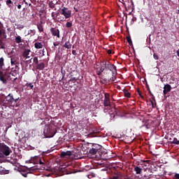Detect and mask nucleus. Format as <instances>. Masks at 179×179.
Masks as SVG:
<instances>
[{"label":"nucleus","instance_id":"nucleus-1","mask_svg":"<svg viewBox=\"0 0 179 179\" xmlns=\"http://www.w3.org/2000/svg\"><path fill=\"white\" fill-rule=\"evenodd\" d=\"M4 59L3 57H1L0 59V69H2L3 68L4 65ZM19 66L17 65H15V69H12L11 71L8 72L6 71H0V81L2 82L3 84H7V80H15L17 78H12L11 76L15 77L16 75L19 73Z\"/></svg>","mask_w":179,"mask_h":179},{"label":"nucleus","instance_id":"nucleus-2","mask_svg":"<svg viewBox=\"0 0 179 179\" xmlns=\"http://www.w3.org/2000/svg\"><path fill=\"white\" fill-rule=\"evenodd\" d=\"M13 151L9 146L4 144V143H0V159L8 157Z\"/></svg>","mask_w":179,"mask_h":179},{"label":"nucleus","instance_id":"nucleus-3","mask_svg":"<svg viewBox=\"0 0 179 179\" xmlns=\"http://www.w3.org/2000/svg\"><path fill=\"white\" fill-rule=\"evenodd\" d=\"M57 131L55 127L51 124H46L44 127L43 134L46 138H52L56 134Z\"/></svg>","mask_w":179,"mask_h":179},{"label":"nucleus","instance_id":"nucleus-4","mask_svg":"<svg viewBox=\"0 0 179 179\" xmlns=\"http://www.w3.org/2000/svg\"><path fill=\"white\" fill-rule=\"evenodd\" d=\"M102 64L104 66V68H103V69H105L104 72L116 71V70H117L116 66L110 63L109 61H103V62H102Z\"/></svg>","mask_w":179,"mask_h":179},{"label":"nucleus","instance_id":"nucleus-5","mask_svg":"<svg viewBox=\"0 0 179 179\" xmlns=\"http://www.w3.org/2000/svg\"><path fill=\"white\" fill-rule=\"evenodd\" d=\"M115 72H116V71H104L106 80L108 82H110V81L114 82V80L116 79Z\"/></svg>","mask_w":179,"mask_h":179},{"label":"nucleus","instance_id":"nucleus-6","mask_svg":"<svg viewBox=\"0 0 179 179\" xmlns=\"http://www.w3.org/2000/svg\"><path fill=\"white\" fill-rule=\"evenodd\" d=\"M4 101H8V103H10V104H13L14 101L13 96H11L10 94H9V95L6 97V101H3L2 98L0 96V105L6 108V106L4 105Z\"/></svg>","mask_w":179,"mask_h":179},{"label":"nucleus","instance_id":"nucleus-7","mask_svg":"<svg viewBox=\"0 0 179 179\" xmlns=\"http://www.w3.org/2000/svg\"><path fill=\"white\" fill-rule=\"evenodd\" d=\"M61 14L65 17V19H68L71 17V10L64 6L62 9Z\"/></svg>","mask_w":179,"mask_h":179},{"label":"nucleus","instance_id":"nucleus-8","mask_svg":"<svg viewBox=\"0 0 179 179\" xmlns=\"http://www.w3.org/2000/svg\"><path fill=\"white\" fill-rule=\"evenodd\" d=\"M124 7H127L129 9L134 10V5L132 0H122Z\"/></svg>","mask_w":179,"mask_h":179},{"label":"nucleus","instance_id":"nucleus-9","mask_svg":"<svg viewBox=\"0 0 179 179\" xmlns=\"http://www.w3.org/2000/svg\"><path fill=\"white\" fill-rule=\"evenodd\" d=\"M103 106L105 107H110L111 106V102H110V99L109 98L108 93H105V98L103 99Z\"/></svg>","mask_w":179,"mask_h":179},{"label":"nucleus","instance_id":"nucleus-10","mask_svg":"<svg viewBox=\"0 0 179 179\" xmlns=\"http://www.w3.org/2000/svg\"><path fill=\"white\" fill-rule=\"evenodd\" d=\"M50 31L53 36H57L58 38H60V31L57 29V28L52 27Z\"/></svg>","mask_w":179,"mask_h":179},{"label":"nucleus","instance_id":"nucleus-11","mask_svg":"<svg viewBox=\"0 0 179 179\" xmlns=\"http://www.w3.org/2000/svg\"><path fill=\"white\" fill-rule=\"evenodd\" d=\"M48 6H49V8H52V9H54L55 10H57L56 6H57V4H59L58 1H57L55 3V2H53V1H50V0H48Z\"/></svg>","mask_w":179,"mask_h":179},{"label":"nucleus","instance_id":"nucleus-12","mask_svg":"<svg viewBox=\"0 0 179 179\" xmlns=\"http://www.w3.org/2000/svg\"><path fill=\"white\" fill-rule=\"evenodd\" d=\"M72 155V152L71 151H66V152H61L60 157L62 159L70 157Z\"/></svg>","mask_w":179,"mask_h":179},{"label":"nucleus","instance_id":"nucleus-13","mask_svg":"<svg viewBox=\"0 0 179 179\" xmlns=\"http://www.w3.org/2000/svg\"><path fill=\"white\" fill-rule=\"evenodd\" d=\"M0 39H7V34L5 31H2L1 22H0Z\"/></svg>","mask_w":179,"mask_h":179},{"label":"nucleus","instance_id":"nucleus-14","mask_svg":"<svg viewBox=\"0 0 179 179\" xmlns=\"http://www.w3.org/2000/svg\"><path fill=\"white\" fill-rule=\"evenodd\" d=\"M8 43V39L0 38V50H4L6 45Z\"/></svg>","mask_w":179,"mask_h":179},{"label":"nucleus","instance_id":"nucleus-15","mask_svg":"<svg viewBox=\"0 0 179 179\" xmlns=\"http://www.w3.org/2000/svg\"><path fill=\"white\" fill-rule=\"evenodd\" d=\"M171 91V85L167 84L164 87V95H166L169 93V92Z\"/></svg>","mask_w":179,"mask_h":179},{"label":"nucleus","instance_id":"nucleus-16","mask_svg":"<svg viewBox=\"0 0 179 179\" xmlns=\"http://www.w3.org/2000/svg\"><path fill=\"white\" fill-rule=\"evenodd\" d=\"M34 163H35L36 164H38L39 163L40 165L45 166V163L42 162V159L39 157H34Z\"/></svg>","mask_w":179,"mask_h":179},{"label":"nucleus","instance_id":"nucleus-17","mask_svg":"<svg viewBox=\"0 0 179 179\" xmlns=\"http://www.w3.org/2000/svg\"><path fill=\"white\" fill-rule=\"evenodd\" d=\"M31 52L30 49H25L22 53V57L24 58H30L29 52Z\"/></svg>","mask_w":179,"mask_h":179},{"label":"nucleus","instance_id":"nucleus-18","mask_svg":"<svg viewBox=\"0 0 179 179\" xmlns=\"http://www.w3.org/2000/svg\"><path fill=\"white\" fill-rule=\"evenodd\" d=\"M34 46L36 50H40L43 48V43L41 42H36L34 43Z\"/></svg>","mask_w":179,"mask_h":179},{"label":"nucleus","instance_id":"nucleus-19","mask_svg":"<svg viewBox=\"0 0 179 179\" xmlns=\"http://www.w3.org/2000/svg\"><path fill=\"white\" fill-rule=\"evenodd\" d=\"M92 146L94 148L95 151L98 153V152L101 151L102 149V146L99 144H93Z\"/></svg>","mask_w":179,"mask_h":179},{"label":"nucleus","instance_id":"nucleus-20","mask_svg":"<svg viewBox=\"0 0 179 179\" xmlns=\"http://www.w3.org/2000/svg\"><path fill=\"white\" fill-rule=\"evenodd\" d=\"M134 171L136 174H142L143 169L142 168L137 166L136 165H134Z\"/></svg>","mask_w":179,"mask_h":179},{"label":"nucleus","instance_id":"nucleus-21","mask_svg":"<svg viewBox=\"0 0 179 179\" xmlns=\"http://www.w3.org/2000/svg\"><path fill=\"white\" fill-rule=\"evenodd\" d=\"M37 28H38L40 33H42V31H44V28H43V22L42 21H41L40 24H37Z\"/></svg>","mask_w":179,"mask_h":179},{"label":"nucleus","instance_id":"nucleus-22","mask_svg":"<svg viewBox=\"0 0 179 179\" xmlns=\"http://www.w3.org/2000/svg\"><path fill=\"white\" fill-rule=\"evenodd\" d=\"M31 173V170L27 169V171H22L21 174L23 177L27 178V174Z\"/></svg>","mask_w":179,"mask_h":179},{"label":"nucleus","instance_id":"nucleus-23","mask_svg":"<svg viewBox=\"0 0 179 179\" xmlns=\"http://www.w3.org/2000/svg\"><path fill=\"white\" fill-rule=\"evenodd\" d=\"M72 46V44L71 43L70 41L66 42L64 45L63 47L67 48V50H71Z\"/></svg>","mask_w":179,"mask_h":179},{"label":"nucleus","instance_id":"nucleus-24","mask_svg":"<svg viewBox=\"0 0 179 179\" xmlns=\"http://www.w3.org/2000/svg\"><path fill=\"white\" fill-rule=\"evenodd\" d=\"M45 69V64L44 63H39L36 66V69L38 70H43Z\"/></svg>","mask_w":179,"mask_h":179},{"label":"nucleus","instance_id":"nucleus-25","mask_svg":"<svg viewBox=\"0 0 179 179\" xmlns=\"http://www.w3.org/2000/svg\"><path fill=\"white\" fill-rule=\"evenodd\" d=\"M6 4L8 8H12L13 5V2L12 0H6Z\"/></svg>","mask_w":179,"mask_h":179},{"label":"nucleus","instance_id":"nucleus-26","mask_svg":"<svg viewBox=\"0 0 179 179\" xmlns=\"http://www.w3.org/2000/svg\"><path fill=\"white\" fill-rule=\"evenodd\" d=\"M89 153L92 155H94L97 154V151L94 150V148L92 147H91V148L89 150Z\"/></svg>","mask_w":179,"mask_h":179},{"label":"nucleus","instance_id":"nucleus-27","mask_svg":"<svg viewBox=\"0 0 179 179\" xmlns=\"http://www.w3.org/2000/svg\"><path fill=\"white\" fill-rule=\"evenodd\" d=\"M15 42L17 44H20V43L23 42V39L22 38V37L20 36H17L15 37Z\"/></svg>","mask_w":179,"mask_h":179},{"label":"nucleus","instance_id":"nucleus-28","mask_svg":"<svg viewBox=\"0 0 179 179\" xmlns=\"http://www.w3.org/2000/svg\"><path fill=\"white\" fill-rule=\"evenodd\" d=\"M59 13H55L54 11L51 13V17L52 18L55 20H57V17L59 16Z\"/></svg>","mask_w":179,"mask_h":179},{"label":"nucleus","instance_id":"nucleus-29","mask_svg":"<svg viewBox=\"0 0 179 179\" xmlns=\"http://www.w3.org/2000/svg\"><path fill=\"white\" fill-rule=\"evenodd\" d=\"M126 39H127V41L129 43V44L130 45H132V40H131V36H127Z\"/></svg>","mask_w":179,"mask_h":179},{"label":"nucleus","instance_id":"nucleus-30","mask_svg":"<svg viewBox=\"0 0 179 179\" xmlns=\"http://www.w3.org/2000/svg\"><path fill=\"white\" fill-rule=\"evenodd\" d=\"M124 96L126 97H131V93L128 92V90H124Z\"/></svg>","mask_w":179,"mask_h":179},{"label":"nucleus","instance_id":"nucleus-31","mask_svg":"<svg viewBox=\"0 0 179 179\" xmlns=\"http://www.w3.org/2000/svg\"><path fill=\"white\" fill-rule=\"evenodd\" d=\"M33 61H34V64L37 66L38 64V59L37 56H35V57H34Z\"/></svg>","mask_w":179,"mask_h":179},{"label":"nucleus","instance_id":"nucleus-32","mask_svg":"<svg viewBox=\"0 0 179 179\" xmlns=\"http://www.w3.org/2000/svg\"><path fill=\"white\" fill-rule=\"evenodd\" d=\"M105 72V69L101 68L100 71L97 72L98 76H101L102 73Z\"/></svg>","mask_w":179,"mask_h":179},{"label":"nucleus","instance_id":"nucleus-33","mask_svg":"<svg viewBox=\"0 0 179 179\" xmlns=\"http://www.w3.org/2000/svg\"><path fill=\"white\" fill-rule=\"evenodd\" d=\"M172 144L179 145V141L177 139V138H173Z\"/></svg>","mask_w":179,"mask_h":179},{"label":"nucleus","instance_id":"nucleus-34","mask_svg":"<svg viewBox=\"0 0 179 179\" xmlns=\"http://www.w3.org/2000/svg\"><path fill=\"white\" fill-rule=\"evenodd\" d=\"M78 80V78H76V77H71L69 82H72L73 83H75L77 82Z\"/></svg>","mask_w":179,"mask_h":179},{"label":"nucleus","instance_id":"nucleus-35","mask_svg":"<svg viewBox=\"0 0 179 179\" xmlns=\"http://www.w3.org/2000/svg\"><path fill=\"white\" fill-rule=\"evenodd\" d=\"M72 26H73V24H72L71 22H66V28H71V27H72Z\"/></svg>","mask_w":179,"mask_h":179},{"label":"nucleus","instance_id":"nucleus-36","mask_svg":"<svg viewBox=\"0 0 179 179\" xmlns=\"http://www.w3.org/2000/svg\"><path fill=\"white\" fill-rule=\"evenodd\" d=\"M17 29L19 30L23 29L24 28V26L23 24H17Z\"/></svg>","mask_w":179,"mask_h":179},{"label":"nucleus","instance_id":"nucleus-37","mask_svg":"<svg viewBox=\"0 0 179 179\" xmlns=\"http://www.w3.org/2000/svg\"><path fill=\"white\" fill-rule=\"evenodd\" d=\"M36 34V30L33 29V30H29V34H31V36H35Z\"/></svg>","mask_w":179,"mask_h":179},{"label":"nucleus","instance_id":"nucleus-38","mask_svg":"<svg viewBox=\"0 0 179 179\" xmlns=\"http://www.w3.org/2000/svg\"><path fill=\"white\" fill-rule=\"evenodd\" d=\"M173 179H179V173H175L172 177Z\"/></svg>","mask_w":179,"mask_h":179},{"label":"nucleus","instance_id":"nucleus-39","mask_svg":"<svg viewBox=\"0 0 179 179\" xmlns=\"http://www.w3.org/2000/svg\"><path fill=\"white\" fill-rule=\"evenodd\" d=\"M137 93L139 94L141 99H143V96H142V92L140 90H137Z\"/></svg>","mask_w":179,"mask_h":179},{"label":"nucleus","instance_id":"nucleus-40","mask_svg":"<svg viewBox=\"0 0 179 179\" xmlns=\"http://www.w3.org/2000/svg\"><path fill=\"white\" fill-rule=\"evenodd\" d=\"M137 18L136 17H133V18L131 19V24H134L135 22H136Z\"/></svg>","mask_w":179,"mask_h":179},{"label":"nucleus","instance_id":"nucleus-41","mask_svg":"<svg viewBox=\"0 0 179 179\" xmlns=\"http://www.w3.org/2000/svg\"><path fill=\"white\" fill-rule=\"evenodd\" d=\"M61 73H62V76H63L62 80H63L66 76V71H62Z\"/></svg>","mask_w":179,"mask_h":179},{"label":"nucleus","instance_id":"nucleus-42","mask_svg":"<svg viewBox=\"0 0 179 179\" xmlns=\"http://www.w3.org/2000/svg\"><path fill=\"white\" fill-rule=\"evenodd\" d=\"M148 91H149L150 95L152 96V99L155 100V96H153L152 92L150 90H148Z\"/></svg>","mask_w":179,"mask_h":179},{"label":"nucleus","instance_id":"nucleus-43","mask_svg":"<svg viewBox=\"0 0 179 179\" xmlns=\"http://www.w3.org/2000/svg\"><path fill=\"white\" fill-rule=\"evenodd\" d=\"M58 20H59V22H64L65 20L64 17H59Z\"/></svg>","mask_w":179,"mask_h":179},{"label":"nucleus","instance_id":"nucleus-44","mask_svg":"<svg viewBox=\"0 0 179 179\" xmlns=\"http://www.w3.org/2000/svg\"><path fill=\"white\" fill-rule=\"evenodd\" d=\"M27 86H29V88H30L31 90H33V88H34L33 84L30 83V84H27Z\"/></svg>","mask_w":179,"mask_h":179},{"label":"nucleus","instance_id":"nucleus-45","mask_svg":"<svg viewBox=\"0 0 179 179\" xmlns=\"http://www.w3.org/2000/svg\"><path fill=\"white\" fill-rule=\"evenodd\" d=\"M110 179H120L119 178V176L118 175H116V176H114L112 178Z\"/></svg>","mask_w":179,"mask_h":179},{"label":"nucleus","instance_id":"nucleus-46","mask_svg":"<svg viewBox=\"0 0 179 179\" xmlns=\"http://www.w3.org/2000/svg\"><path fill=\"white\" fill-rule=\"evenodd\" d=\"M154 59H159V56H158V55H157V54L154 53Z\"/></svg>","mask_w":179,"mask_h":179},{"label":"nucleus","instance_id":"nucleus-47","mask_svg":"<svg viewBox=\"0 0 179 179\" xmlns=\"http://www.w3.org/2000/svg\"><path fill=\"white\" fill-rule=\"evenodd\" d=\"M107 53L110 55V54H112V50L108 49L107 50Z\"/></svg>","mask_w":179,"mask_h":179},{"label":"nucleus","instance_id":"nucleus-48","mask_svg":"<svg viewBox=\"0 0 179 179\" xmlns=\"http://www.w3.org/2000/svg\"><path fill=\"white\" fill-rule=\"evenodd\" d=\"M72 53H73V55H74V56L77 55L76 50H72Z\"/></svg>","mask_w":179,"mask_h":179},{"label":"nucleus","instance_id":"nucleus-49","mask_svg":"<svg viewBox=\"0 0 179 179\" xmlns=\"http://www.w3.org/2000/svg\"><path fill=\"white\" fill-rule=\"evenodd\" d=\"M73 9L75 10L76 12H79L78 8L76 7V6H74Z\"/></svg>","mask_w":179,"mask_h":179},{"label":"nucleus","instance_id":"nucleus-50","mask_svg":"<svg viewBox=\"0 0 179 179\" xmlns=\"http://www.w3.org/2000/svg\"><path fill=\"white\" fill-rule=\"evenodd\" d=\"M53 45H54L55 47H57V46L59 45V43H53Z\"/></svg>","mask_w":179,"mask_h":179},{"label":"nucleus","instance_id":"nucleus-51","mask_svg":"<svg viewBox=\"0 0 179 179\" xmlns=\"http://www.w3.org/2000/svg\"><path fill=\"white\" fill-rule=\"evenodd\" d=\"M17 8H18V9H21V8H22V5H20H20H17Z\"/></svg>","mask_w":179,"mask_h":179},{"label":"nucleus","instance_id":"nucleus-52","mask_svg":"<svg viewBox=\"0 0 179 179\" xmlns=\"http://www.w3.org/2000/svg\"><path fill=\"white\" fill-rule=\"evenodd\" d=\"M18 100H19V98L14 99V101H15V103H17V102L18 101Z\"/></svg>","mask_w":179,"mask_h":179},{"label":"nucleus","instance_id":"nucleus-53","mask_svg":"<svg viewBox=\"0 0 179 179\" xmlns=\"http://www.w3.org/2000/svg\"><path fill=\"white\" fill-rule=\"evenodd\" d=\"M43 56H45V49L42 50Z\"/></svg>","mask_w":179,"mask_h":179},{"label":"nucleus","instance_id":"nucleus-54","mask_svg":"<svg viewBox=\"0 0 179 179\" xmlns=\"http://www.w3.org/2000/svg\"><path fill=\"white\" fill-rule=\"evenodd\" d=\"M176 53H177L178 57H179V49H178Z\"/></svg>","mask_w":179,"mask_h":179},{"label":"nucleus","instance_id":"nucleus-55","mask_svg":"<svg viewBox=\"0 0 179 179\" xmlns=\"http://www.w3.org/2000/svg\"><path fill=\"white\" fill-rule=\"evenodd\" d=\"M15 61L11 60V64H12V65H13V64L15 65Z\"/></svg>","mask_w":179,"mask_h":179},{"label":"nucleus","instance_id":"nucleus-56","mask_svg":"<svg viewBox=\"0 0 179 179\" xmlns=\"http://www.w3.org/2000/svg\"><path fill=\"white\" fill-rule=\"evenodd\" d=\"M103 111H104L105 113H106V112L108 111V110H107L106 108H105V109L103 110Z\"/></svg>","mask_w":179,"mask_h":179},{"label":"nucleus","instance_id":"nucleus-57","mask_svg":"<svg viewBox=\"0 0 179 179\" xmlns=\"http://www.w3.org/2000/svg\"><path fill=\"white\" fill-rule=\"evenodd\" d=\"M9 173V170H7L6 173Z\"/></svg>","mask_w":179,"mask_h":179},{"label":"nucleus","instance_id":"nucleus-58","mask_svg":"<svg viewBox=\"0 0 179 179\" xmlns=\"http://www.w3.org/2000/svg\"><path fill=\"white\" fill-rule=\"evenodd\" d=\"M151 103H152V105L153 106V102H152V101H151Z\"/></svg>","mask_w":179,"mask_h":179},{"label":"nucleus","instance_id":"nucleus-59","mask_svg":"<svg viewBox=\"0 0 179 179\" xmlns=\"http://www.w3.org/2000/svg\"><path fill=\"white\" fill-rule=\"evenodd\" d=\"M16 107H18V104H16Z\"/></svg>","mask_w":179,"mask_h":179},{"label":"nucleus","instance_id":"nucleus-60","mask_svg":"<svg viewBox=\"0 0 179 179\" xmlns=\"http://www.w3.org/2000/svg\"><path fill=\"white\" fill-rule=\"evenodd\" d=\"M103 179H106V178H103Z\"/></svg>","mask_w":179,"mask_h":179}]
</instances>
